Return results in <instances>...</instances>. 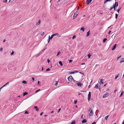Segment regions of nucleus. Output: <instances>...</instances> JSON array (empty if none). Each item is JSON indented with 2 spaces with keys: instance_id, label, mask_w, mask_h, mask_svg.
<instances>
[{
  "instance_id": "obj_1",
  "label": "nucleus",
  "mask_w": 124,
  "mask_h": 124,
  "mask_svg": "<svg viewBox=\"0 0 124 124\" xmlns=\"http://www.w3.org/2000/svg\"><path fill=\"white\" fill-rule=\"evenodd\" d=\"M88 111L89 116H93V113L92 110L91 108H89Z\"/></svg>"
},
{
  "instance_id": "obj_2",
  "label": "nucleus",
  "mask_w": 124,
  "mask_h": 124,
  "mask_svg": "<svg viewBox=\"0 0 124 124\" xmlns=\"http://www.w3.org/2000/svg\"><path fill=\"white\" fill-rule=\"evenodd\" d=\"M91 92H89L88 96V101H89L90 99L91 96Z\"/></svg>"
},
{
  "instance_id": "obj_3",
  "label": "nucleus",
  "mask_w": 124,
  "mask_h": 124,
  "mask_svg": "<svg viewBox=\"0 0 124 124\" xmlns=\"http://www.w3.org/2000/svg\"><path fill=\"white\" fill-rule=\"evenodd\" d=\"M118 4L117 2H116L115 4H114L113 5V8L114 7H117L118 6Z\"/></svg>"
},
{
  "instance_id": "obj_4",
  "label": "nucleus",
  "mask_w": 124,
  "mask_h": 124,
  "mask_svg": "<svg viewBox=\"0 0 124 124\" xmlns=\"http://www.w3.org/2000/svg\"><path fill=\"white\" fill-rule=\"evenodd\" d=\"M108 93L107 92H106L105 94H104L103 96V98H105L107 97L108 96Z\"/></svg>"
},
{
  "instance_id": "obj_5",
  "label": "nucleus",
  "mask_w": 124,
  "mask_h": 124,
  "mask_svg": "<svg viewBox=\"0 0 124 124\" xmlns=\"http://www.w3.org/2000/svg\"><path fill=\"white\" fill-rule=\"evenodd\" d=\"M53 38V37H52V36H51V37H50V36H49V38L47 40V41H48V43L50 40L52 39Z\"/></svg>"
},
{
  "instance_id": "obj_6",
  "label": "nucleus",
  "mask_w": 124,
  "mask_h": 124,
  "mask_svg": "<svg viewBox=\"0 0 124 124\" xmlns=\"http://www.w3.org/2000/svg\"><path fill=\"white\" fill-rule=\"evenodd\" d=\"M72 78V76H70L68 77V80L70 81H71L72 80L71 79V78Z\"/></svg>"
},
{
  "instance_id": "obj_7",
  "label": "nucleus",
  "mask_w": 124,
  "mask_h": 124,
  "mask_svg": "<svg viewBox=\"0 0 124 124\" xmlns=\"http://www.w3.org/2000/svg\"><path fill=\"white\" fill-rule=\"evenodd\" d=\"M117 45V44H116L113 46V48L112 49V51L114 50H115L116 48Z\"/></svg>"
},
{
  "instance_id": "obj_8",
  "label": "nucleus",
  "mask_w": 124,
  "mask_h": 124,
  "mask_svg": "<svg viewBox=\"0 0 124 124\" xmlns=\"http://www.w3.org/2000/svg\"><path fill=\"white\" fill-rule=\"evenodd\" d=\"M77 84L78 86L81 87L82 86L83 84L81 83H77Z\"/></svg>"
},
{
  "instance_id": "obj_9",
  "label": "nucleus",
  "mask_w": 124,
  "mask_h": 124,
  "mask_svg": "<svg viewBox=\"0 0 124 124\" xmlns=\"http://www.w3.org/2000/svg\"><path fill=\"white\" fill-rule=\"evenodd\" d=\"M92 0H87L86 2L87 5H88L90 3Z\"/></svg>"
},
{
  "instance_id": "obj_10",
  "label": "nucleus",
  "mask_w": 124,
  "mask_h": 124,
  "mask_svg": "<svg viewBox=\"0 0 124 124\" xmlns=\"http://www.w3.org/2000/svg\"><path fill=\"white\" fill-rule=\"evenodd\" d=\"M103 79H101L100 81V85H102V84H103Z\"/></svg>"
},
{
  "instance_id": "obj_11",
  "label": "nucleus",
  "mask_w": 124,
  "mask_h": 124,
  "mask_svg": "<svg viewBox=\"0 0 124 124\" xmlns=\"http://www.w3.org/2000/svg\"><path fill=\"white\" fill-rule=\"evenodd\" d=\"M87 122V120L85 119H84L82 121V123H85L86 122Z\"/></svg>"
},
{
  "instance_id": "obj_12",
  "label": "nucleus",
  "mask_w": 124,
  "mask_h": 124,
  "mask_svg": "<svg viewBox=\"0 0 124 124\" xmlns=\"http://www.w3.org/2000/svg\"><path fill=\"white\" fill-rule=\"evenodd\" d=\"M78 12H77H77H76L75 13H74L73 16V17H77V16L78 15Z\"/></svg>"
},
{
  "instance_id": "obj_13",
  "label": "nucleus",
  "mask_w": 124,
  "mask_h": 124,
  "mask_svg": "<svg viewBox=\"0 0 124 124\" xmlns=\"http://www.w3.org/2000/svg\"><path fill=\"white\" fill-rule=\"evenodd\" d=\"M41 22V21L39 20L38 22H37L36 23V25H39L40 24Z\"/></svg>"
},
{
  "instance_id": "obj_14",
  "label": "nucleus",
  "mask_w": 124,
  "mask_h": 124,
  "mask_svg": "<svg viewBox=\"0 0 124 124\" xmlns=\"http://www.w3.org/2000/svg\"><path fill=\"white\" fill-rule=\"evenodd\" d=\"M34 108L36 109V110L37 111H39V109L38 108L37 106H34Z\"/></svg>"
},
{
  "instance_id": "obj_15",
  "label": "nucleus",
  "mask_w": 124,
  "mask_h": 124,
  "mask_svg": "<svg viewBox=\"0 0 124 124\" xmlns=\"http://www.w3.org/2000/svg\"><path fill=\"white\" fill-rule=\"evenodd\" d=\"M85 29L84 28V26L82 27L81 29L80 30L82 31L83 32H84L85 30Z\"/></svg>"
},
{
  "instance_id": "obj_16",
  "label": "nucleus",
  "mask_w": 124,
  "mask_h": 124,
  "mask_svg": "<svg viewBox=\"0 0 124 124\" xmlns=\"http://www.w3.org/2000/svg\"><path fill=\"white\" fill-rule=\"evenodd\" d=\"M124 62V58H123L122 60H121L120 63H121L122 62Z\"/></svg>"
},
{
  "instance_id": "obj_17",
  "label": "nucleus",
  "mask_w": 124,
  "mask_h": 124,
  "mask_svg": "<svg viewBox=\"0 0 124 124\" xmlns=\"http://www.w3.org/2000/svg\"><path fill=\"white\" fill-rule=\"evenodd\" d=\"M59 64L61 65V66H62L63 65L61 61H59Z\"/></svg>"
},
{
  "instance_id": "obj_18",
  "label": "nucleus",
  "mask_w": 124,
  "mask_h": 124,
  "mask_svg": "<svg viewBox=\"0 0 124 124\" xmlns=\"http://www.w3.org/2000/svg\"><path fill=\"white\" fill-rule=\"evenodd\" d=\"M28 93L26 92H25L24 93H23V96H25V95L27 94Z\"/></svg>"
},
{
  "instance_id": "obj_19",
  "label": "nucleus",
  "mask_w": 124,
  "mask_h": 124,
  "mask_svg": "<svg viewBox=\"0 0 124 124\" xmlns=\"http://www.w3.org/2000/svg\"><path fill=\"white\" fill-rule=\"evenodd\" d=\"M90 31H89L88 32H87V35H86V37L88 36L90 34Z\"/></svg>"
},
{
  "instance_id": "obj_20",
  "label": "nucleus",
  "mask_w": 124,
  "mask_h": 124,
  "mask_svg": "<svg viewBox=\"0 0 124 124\" xmlns=\"http://www.w3.org/2000/svg\"><path fill=\"white\" fill-rule=\"evenodd\" d=\"M76 122L75 120L73 121L70 124H75Z\"/></svg>"
},
{
  "instance_id": "obj_21",
  "label": "nucleus",
  "mask_w": 124,
  "mask_h": 124,
  "mask_svg": "<svg viewBox=\"0 0 124 124\" xmlns=\"http://www.w3.org/2000/svg\"><path fill=\"white\" fill-rule=\"evenodd\" d=\"M27 118L29 119H31V117L30 116H27Z\"/></svg>"
},
{
  "instance_id": "obj_22",
  "label": "nucleus",
  "mask_w": 124,
  "mask_h": 124,
  "mask_svg": "<svg viewBox=\"0 0 124 124\" xmlns=\"http://www.w3.org/2000/svg\"><path fill=\"white\" fill-rule=\"evenodd\" d=\"M107 40V39L105 38L103 40V43H105L106 41Z\"/></svg>"
},
{
  "instance_id": "obj_23",
  "label": "nucleus",
  "mask_w": 124,
  "mask_h": 124,
  "mask_svg": "<svg viewBox=\"0 0 124 124\" xmlns=\"http://www.w3.org/2000/svg\"><path fill=\"white\" fill-rule=\"evenodd\" d=\"M22 83H23L24 84H26L27 83V82L25 80H23L22 81Z\"/></svg>"
},
{
  "instance_id": "obj_24",
  "label": "nucleus",
  "mask_w": 124,
  "mask_h": 124,
  "mask_svg": "<svg viewBox=\"0 0 124 124\" xmlns=\"http://www.w3.org/2000/svg\"><path fill=\"white\" fill-rule=\"evenodd\" d=\"M109 115H108V116H106L105 118V119L106 120H107L108 117H109Z\"/></svg>"
},
{
  "instance_id": "obj_25",
  "label": "nucleus",
  "mask_w": 124,
  "mask_h": 124,
  "mask_svg": "<svg viewBox=\"0 0 124 124\" xmlns=\"http://www.w3.org/2000/svg\"><path fill=\"white\" fill-rule=\"evenodd\" d=\"M118 16V15L116 13L115 14V18L116 19H117Z\"/></svg>"
},
{
  "instance_id": "obj_26",
  "label": "nucleus",
  "mask_w": 124,
  "mask_h": 124,
  "mask_svg": "<svg viewBox=\"0 0 124 124\" xmlns=\"http://www.w3.org/2000/svg\"><path fill=\"white\" fill-rule=\"evenodd\" d=\"M124 93V91H122L121 93L120 94V97H121L123 95V94Z\"/></svg>"
},
{
  "instance_id": "obj_27",
  "label": "nucleus",
  "mask_w": 124,
  "mask_h": 124,
  "mask_svg": "<svg viewBox=\"0 0 124 124\" xmlns=\"http://www.w3.org/2000/svg\"><path fill=\"white\" fill-rule=\"evenodd\" d=\"M91 56V55L90 54H89L87 55V56L88 57V58H90V57Z\"/></svg>"
},
{
  "instance_id": "obj_28",
  "label": "nucleus",
  "mask_w": 124,
  "mask_h": 124,
  "mask_svg": "<svg viewBox=\"0 0 124 124\" xmlns=\"http://www.w3.org/2000/svg\"><path fill=\"white\" fill-rule=\"evenodd\" d=\"M119 74H118L117 76H116L115 77V79H116L118 77V76H119Z\"/></svg>"
},
{
  "instance_id": "obj_29",
  "label": "nucleus",
  "mask_w": 124,
  "mask_h": 124,
  "mask_svg": "<svg viewBox=\"0 0 124 124\" xmlns=\"http://www.w3.org/2000/svg\"><path fill=\"white\" fill-rule=\"evenodd\" d=\"M54 82L55 83L54 85H57L58 84V82L56 81H55Z\"/></svg>"
},
{
  "instance_id": "obj_30",
  "label": "nucleus",
  "mask_w": 124,
  "mask_h": 124,
  "mask_svg": "<svg viewBox=\"0 0 124 124\" xmlns=\"http://www.w3.org/2000/svg\"><path fill=\"white\" fill-rule=\"evenodd\" d=\"M121 8H118V10H117V12L118 13H119V12L120 10L121 9Z\"/></svg>"
},
{
  "instance_id": "obj_31",
  "label": "nucleus",
  "mask_w": 124,
  "mask_h": 124,
  "mask_svg": "<svg viewBox=\"0 0 124 124\" xmlns=\"http://www.w3.org/2000/svg\"><path fill=\"white\" fill-rule=\"evenodd\" d=\"M9 83V82H8L7 83L5 84H4L3 86V87H4L6 86V85H7V84H8Z\"/></svg>"
},
{
  "instance_id": "obj_32",
  "label": "nucleus",
  "mask_w": 124,
  "mask_h": 124,
  "mask_svg": "<svg viewBox=\"0 0 124 124\" xmlns=\"http://www.w3.org/2000/svg\"><path fill=\"white\" fill-rule=\"evenodd\" d=\"M76 37V36L75 35H74L72 37V39H75V38Z\"/></svg>"
},
{
  "instance_id": "obj_33",
  "label": "nucleus",
  "mask_w": 124,
  "mask_h": 124,
  "mask_svg": "<svg viewBox=\"0 0 124 124\" xmlns=\"http://www.w3.org/2000/svg\"><path fill=\"white\" fill-rule=\"evenodd\" d=\"M61 53L60 51H59L56 55V56H58Z\"/></svg>"
},
{
  "instance_id": "obj_34",
  "label": "nucleus",
  "mask_w": 124,
  "mask_h": 124,
  "mask_svg": "<svg viewBox=\"0 0 124 124\" xmlns=\"http://www.w3.org/2000/svg\"><path fill=\"white\" fill-rule=\"evenodd\" d=\"M56 33H55V34H52V35H51V36L53 37H54V36L56 35Z\"/></svg>"
},
{
  "instance_id": "obj_35",
  "label": "nucleus",
  "mask_w": 124,
  "mask_h": 124,
  "mask_svg": "<svg viewBox=\"0 0 124 124\" xmlns=\"http://www.w3.org/2000/svg\"><path fill=\"white\" fill-rule=\"evenodd\" d=\"M50 68H48V69H46V71H48L50 70Z\"/></svg>"
},
{
  "instance_id": "obj_36",
  "label": "nucleus",
  "mask_w": 124,
  "mask_h": 124,
  "mask_svg": "<svg viewBox=\"0 0 124 124\" xmlns=\"http://www.w3.org/2000/svg\"><path fill=\"white\" fill-rule=\"evenodd\" d=\"M95 88H96L97 89H98L99 88L98 87V86L97 85H95Z\"/></svg>"
},
{
  "instance_id": "obj_37",
  "label": "nucleus",
  "mask_w": 124,
  "mask_h": 124,
  "mask_svg": "<svg viewBox=\"0 0 124 124\" xmlns=\"http://www.w3.org/2000/svg\"><path fill=\"white\" fill-rule=\"evenodd\" d=\"M113 8V7L112 6V7H111L109 9V10H111Z\"/></svg>"
},
{
  "instance_id": "obj_38",
  "label": "nucleus",
  "mask_w": 124,
  "mask_h": 124,
  "mask_svg": "<svg viewBox=\"0 0 124 124\" xmlns=\"http://www.w3.org/2000/svg\"><path fill=\"white\" fill-rule=\"evenodd\" d=\"M7 0H4L3 2L4 3H6L7 1Z\"/></svg>"
},
{
  "instance_id": "obj_39",
  "label": "nucleus",
  "mask_w": 124,
  "mask_h": 124,
  "mask_svg": "<svg viewBox=\"0 0 124 124\" xmlns=\"http://www.w3.org/2000/svg\"><path fill=\"white\" fill-rule=\"evenodd\" d=\"M69 74H74V72H70L69 73Z\"/></svg>"
},
{
  "instance_id": "obj_40",
  "label": "nucleus",
  "mask_w": 124,
  "mask_h": 124,
  "mask_svg": "<svg viewBox=\"0 0 124 124\" xmlns=\"http://www.w3.org/2000/svg\"><path fill=\"white\" fill-rule=\"evenodd\" d=\"M14 52L13 51H12V52L11 53V54L12 55L14 54Z\"/></svg>"
},
{
  "instance_id": "obj_41",
  "label": "nucleus",
  "mask_w": 124,
  "mask_h": 124,
  "mask_svg": "<svg viewBox=\"0 0 124 124\" xmlns=\"http://www.w3.org/2000/svg\"><path fill=\"white\" fill-rule=\"evenodd\" d=\"M77 100H76L74 101V103L75 104H76L77 103Z\"/></svg>"
},
{
  "instance_id": "obj_42",
  "label": "nucleus",
  "mask_w": 124,
  "mask_h": 124,
  "mask_svg": "<svg viewBox=\"0 0 124 124\" xmlns=\"http://www.w3.org/2000/svg\"><path fill=\"white\" fill-rule=\"evenodd\" d=\"M69 62L70 63L72 62V60H69Z\"/></svg>"
},
{
  "instance_id": "obj_43",
  "label": "nucleus",
  "mask_w": 124,
  "mask_h": 124,
  "mask_svg": "<svg viewBox=\"0 0 124 124\" xmlns=\"http://www.w3.org/2000/svg\"><path fill=\"white\" fill-rule=\"evenodd\" d=\"M40 90V89H39L38 90H37V91H36L35 92L36 93H37Z\"/></svg>"
},
{
  "instance_id": "obj_44",
  "label": "nucleus",
  "mask_w": 124,
  "mask_h": 124,
  "mask_svg": "<svg viewBox=\"0 0 124 124\" xmlns=\"http://www.w3.org/2000/svg\"><path fill=\"white\" fill-rule=\"evenodd\" d=\"M42 54V53H41V52H40L39 53V54H38V55H37V57L38 56H39V55H40V54Z\"/></svg>"
},
{
  "instance_id": "obj_45",
  "label": "nucleus",
  "mask_w": 124,
  "mask_h": 124,
  "mask_svg": "<svg viewBox=\"0 0 124 124\" xmlns=\"http://www.w3.org/2000/svg\"><path fill=\"white\" fill-rule=\"evenodd\" d=\"M50 61L48 59L47 62H48V63H49L50 62Z\"/></svg>"
},
{
  "instance_id": "obj_46",
  "label": "nucleus",
  "mask_w": 124,
  "mask_h": 124,
  "mask_svg": "<svg viewBox=\"0 0 124 124\" xmlns=\"http://www.w3.org/2000/svg\"><path fill=\"white\" fill-rule=\"evenodd\" d=\"M28 113H29L28 112V111H26L25 112V113H24V114H28Z\"/></svg>"
},
{
  "instance_id": "obj_47",
  "label": "nucleus",
  "mask_w": 124,
  "mask_h": 124,
  "mask_svg": "<svg viewBox=\"0 0 124 124\" xmlns=\"http://www.w3.org/2000/svg\"><path fill=\"white\" fill-rule=\"evenodd\" d=\"M79 72L80 73L82 74H83V75H84V74L83 73H82V72Z\"/></svg>"
},
{
  "instance_id": "obj_48",
  "label": "nucleus",
  "mask_w": 124,
  "mask_h": 124,
  "mask_svg": "<svg viewBox=\"0 0 124 124\" xmlns=\"http://www.w3.org/2000/svg\"><path fill=\"white\" fill-rule=\"evenodd\" d=\"M110 90V89L109 88H108L106 90V91H109Z\"/></svg>"
},
{
  "instance_id": "obj_49",
  "label": "nucleus",
  "mask_w": 124,
  "mask_h": 124,
  "mask_svg": "<svg viewBox=\"0 0 124 124\" xmlns=\"http://www.w3.org/2000/svg\"><path fill=\"white\" fill-rule=\"evenodd\" d=\"M117 8V7H114V8H114V10H115L116 8Z\"/></svg>"
},
{
  "instance_id": "obj_50",
  "label": "nucleus",
  "mask_w": 124,
  "mask_h": 124,
  "mask_svg": "<svg viewBox=\"0 0 124 124\" xmlns=\"http://www.w3.org/2000/svg\"><path fill=\"white\" fill-rule=\"evenodd\" d=\"M43 114V112H41V113H40V116H41L42 115V114Z\"/></svg>"
},
{
  "instance_id": "obj_51",
  "label": "nucleus",
  "mask_w": 124,
  "mask_h": 124,
  "mask_svg": "<svg viewBox=\"0 0 124 124\" xmlns=\"http://www.w3.org/2000/svg\"><path fill=\"white\" fill-rule=\"evenodd\" d=\"M96 123L95 122H94L92 123V124H96Z\"/></svg>"
},
{
  "instance_id": "obj_52",
  "label": "nucleus",
  "mask_w": 124,
  "mask_h": 124,
  "mask_svg": "<svg viewBox=\"0 0 124 124\" xmlns=\"http://www.w3.org/2000/svg\"><path fill=\"white\" fill-rule=\"evenodd\" d=\"M44 32H43L41 34V35L42 36H43V35H44Z\"/></svg>"
},
{
  "instance_id": "obj_53",
  "label": "nucleus",
  "mask_w": 124,
  "mask_h": 124,
  "mask_svg": "<svg viewBox=\"0 0 124 124\" xmlns=\"http://www.w3.org/2000/svg\"><path fill=\"white\" fill-rule=\"evenodd\" d=\"M107 2V0H105L104 3L105 4Z\"/></svg>"
},
{
  "instance_id": "obj_54",
  "label": "nucleus",
  "mask_w": 124,
  "mask_h": 124,
  "mask_svg": "<svg viewBox=\"0 0 124 124\" xmlns=\"http://www.w3.org/2000/svg\"><path fill=\"white\" fill-rule=\"evenodd\" d=\"M32 79L33 81H34V80H35V79H34V78H32Z\"/></svg>"
},
{
  "instance_id": "obj_55",
  "label": "nucleus",
  "mask_w": 124,
  "mask_h": 124,
  "mask_svg": "<svg viewBox=\"0 0 124 124\" xmlns=\"http://www.w3.org/2000/svg\"><path fill=\"white\" fill-rule=\"evenodd\" d=\"M73 80V81H74H74H76V82H78V81H76L74 79H73V80Z\"/></svg>"
},
{
  "instance_id": "obj_56",
  "label": "nucleus",
  "mask_w": 124,
  "mask_h": 124,
  "mask_svg": "<svg viewBox=\"0 0 124 124\" xmlns=\"http://www.w3.org/2000/svg\"><path fill=\"white\" fill-rule=\"evenodd\" d=\"M3 50V48L1 47L0 49V51H2Z\"/></svg>"
},
{
  "instance_id": "obj_57",
  "label": "nucleus",
  "mask_w": 124,
  "mask_h": 124,
  "mask_svg": "<svg viewBox=\"0 0 124 124\" xmlns=\"http://www.w3.org/2000/svg\"><path fill=\"white\" fill-rule=\"evenodd\" d=\"M61 110V108H59L58 110V112H59Z\"/></svg>"
},
{
  "instance_id": "obj_58",
  "label": "nucleus",
  "mask_w": 124,
  "mask_h": 124,
  "mask_svg": "<svg viewBox=\"0 0 124 124\" xmlns=\"http://www.w3.org/2000/svg\"><path fill=\"white\" fill-rule=\"evenodd\" d=\"M81 92H86V91H81Z\"/></svg>"
},
{
  "instance_id": "obj_59",
  "label": "nucleus",
  "mask_w": 124,
  "mask_h": 124,
  "mask_svg": "<svg viewBox=\"0 0 124 124\" xmlns=\"http://www.w3.org/2000/svg\"><path fill=\"white\" fill-rule=\"evenodd\" d=\"M111 32V31H109V32H108V34H109Z\"/></svg>"
},
{
  "instance_id": "obj_60",
  "label": "nucleus",
  "mask_w": 124,
  "mask_h": 124,
  "mask_svg": "<svg viewBox=\"0 0 124 124\" xmlns=\"http://www.w3.org/2000/svg\"><path fill=\"white\" fill-rule=\"evenodd\" d=\"M74 72V73H77L78 72V71H76L75 72Z\"/></svg>"
},
{
  "instance_id": "obj_61",
  "label": "nucleus",
  "mask_w": 124,
  "mask_h": 124,
  "mask_svg": "<svg viewBox=\"0 0 124 124\" xmlns=\"http://www.w3.org/2000/svg\"><path fill=\"white\" fill-rule=\"evenodd\" d=\"M81 94V93H79L78 94V95H80Z\"/></svg>"
},
{
  "instance_id": "obj_62",
  "label": "nucleus",
  "mask_w": 124,
  "mask_h": 124,
  "mask_svg": "<svg viewBox=\"0 0 124 124\" xmlns=\"http://www.w3.org/2000/svg\"><path fill=\"white\" fill-rule=\"evenodd\" d=\"M121 57V56H119L117 58V60H118L119 58H120Z\"/></svg>"
},
{
  "instance_id": "obj_63",
  "label": "nucleus",
  "mask_w": 124,
  "mask_h": 124,
  "mask_svg": "<svg viewBox=\"0 0 124 124\" xmlns=\"http://www.w3.org/2000/svg\"><path fill=\"white\" fill-rule=\"evenodd\" d=\"M56 35H57V36H58V35H59V34L57 33H56Z\"/></svg>"
},
{
  "instance_id": "obj_64",
  "label": "nucleus",
  "mask_w": 124,
  "mask_h": 124,
  "mask_svg": "<svg viewBox=\"0 0 124 124\" xmlns=\"http://www.w3.org/2000/svg\"><path fill=\"white\" fill-rule=\"evenodd\" d=\"M122 124H124V120L123 121V122Z\"/></svg>"
}]
</instances>
